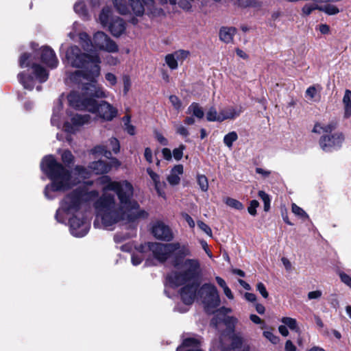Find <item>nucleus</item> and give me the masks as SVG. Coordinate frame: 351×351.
I'll list each match as a JSON object with an SVG mask.
<instances>
[{
  "label": "nucleus",
  "instance_id": "obj_1",
  "mask_svg": "<svg viewBox=\"0 0 351 351\" xmlns=\"http://www.w3.org/2000/svg\"><path fill=\"white\" fill-rule=\"evenodd\" d=\"M98 182L101 185L100 197L98 191L90 189L92 182H88L68 193L56 212V220L62 223L68 221L73 236L82 237L88 233L90 222L84 210L96 199L94 203L97 213L95 226L112 230L121 221H134L147 216L133 199L134 188L130 182L114 181L108 176L100 177Z\"/></svg>",
  "mask_w": 351,
  "mask_h": 351
},
{
  "label": "nucleus",
  "instance_id": "obj_2",
  "mask_svg": "<svg viewBox=\"0 0 351 351\" xmlns=\"http://www.w3.org/2000/svg\"><path fill=\"white\" fill-rule=\"evenodd\" d=\"M40 168L51 180V184L45 189V197L50 199L55 197L53 193L69 189L89 178L90 175V171L81 166H77L72 172H69L52 155L43 158Z\"/></svg>",
  "mask_w": 351,
  "mask_h": 351
},
{
  "label": "nucleus",
  "instance_id": "obj_3",
  "mask_svg": "<svg viewBox=\"0 0 351 351\" xmlns=\"http://www.w3.org/2000/svg\"><path fill=\"white\" fill-rule=\"evenodd\" d=\"M82 95L77 91H72L68 95L69 105L77 110H86L96 112L98 117L104 121H110L117 115V109L107 101H102L98 104L94 97L108 98L109 92L95 83H87L82 88Z\"/></svg>",
  "mask_w": 351,
  "mask_h": 351
},
{
  "label": "nucleus",
  "instance_id": "obj_4",
  "mask_svg": "<svg viewBox=\"0 0 351 351\" xmlns=\"http://www.w3.org/2000/svg\"><path fill=\"white\" fill-rule=\"evenodd\" d=\"M64 62L72 67L83 69L82 71H75L73 73L66 72L67 83H82L84 87L87 83H95V78L100 74L99 56L97 53L93 54L83 53L75 45L71 46L66 51Z\"/></svg>",
  "mask_w": 351,
  "mask_h": 351
},
{
  "label": "nucleus",
  "instance_id": "obj_5",
  "mask_svg": "<svg viewBox=\"0 0 351 351\" xmlns=\"http://www.w3.org/2000/svg\"><path fill=\"white\" fill-rule=\"evenodd\" d=\"M176 266L180 271H172L167 276V281L171 286L178 287L186 282L197 283L202 272L197 259L188 258L180 266L177 263Z\"/></svg>",
  "mask_w": 351,
  "mask_h": 351
},
{
  "label": "nucleus",
  "instance_id": "obj_6",
  "mask_svg": "<svg viewBox=\"0 0 351 351\" xmlns=\"http://www.w3.org/2000/svg\"><path fill=\"white\" fill-rule=\"evenodd\" d=\"M79 38L83 49L87 51L95 49L108 53H116L119 51L117 43L102 32H97L94 34L92 40L86 32H82L79 34Z\"/></svg>",
  "mask_w": 351,
  "mask_h": 351
},
{
  "label": "nucleus",
  "instance_id": "obj_7",
  "mask_svg": "<svg viewBox=\"0 0 351 351\" xmlns=\"http://www.w3.org/2000/svg\"><path fill=\"white\" fill-rule=\"evenodd\" d=\"M114 7L121 14H134L141 16L145 12V7L152 11L150 6L153 0H112ZM161 3H169L175 5L177 0H159Z\"/></svg>",
  "mask_w": 351,
  "mask_h": 351
},
{
  "label": "nucleus",
  "instance_id": "obj_8",
  "mask_svg": "<svg viewBox=\"0 0 351 351\" xmlns=\"http://www.w3.org/2000/svg\"><path fill=\"white\" fill-rule=\"evenodd\" d=\"M99 22L103 27H108L109 30L114 36H121L125 29V22L118 16H113L109 8H104L99 16Z\"/></svg>",
  "mask_w": 351,
  "mask_h": 351
},
{
  "label": "nucleus",
  "instance_id": "obj_9",
  "mask_svg": "<svg viewBox=\"0 0 351 351\" xmlns=\"http://www.w3.org/2000/svg\"><path fill=\"white\" fill-rule=\"evenodd\" d=\"M200 298L208 312H212L220 304V298L216 287L211 284H204L199 289Z\"/></svg>",
  "mask_w": 351,
  "mask_h": 351
},
{
  "label": "nucleus",
  "instance_id": "obj_10",
  "mask_svg": "<svg viewBox=\"0 0 351 351\" xmlns=\"http://www.w3.org/2000/svg\"><path fill=\"white\" fill-rule=\"evenodd\" d=\"M143 247H146L152 252L153 256L159 262H165L175 250L178 247V244L160 243L157 242L145 243Z\"/></svg>",
  "mask_w": 351,
  "mask_h": 351
},
{
  "label": "nucleus",
  "instance_id": "obj_11",
  "mask_svg": "<svg viewBox=\"0 0 351 351\" xmlns=\"http://www.w3.org/2000/svg\"><path fill=\"white\" fill-rule=\"evenodd\" d=\"M66 117L64 121L63 130L69 134H74L80 128L89 123L90 117L88 114H72L67 112Z\"/></svg>",
  "mask_w": 351,
  "mask_h": 351
},
{
  "label": "nucleus",
  "instance_id": "obj_12",
  "mask_svg": "<svg viewBox=\"0 0 351 351\" xmlns=\"http://www.w3.org/2000/svg\"><path fill=\"white\" fill-rule=\"evenodd\" d=\"M345 137L342 132H335L331 134L323 135L319 141L321 149L326 152H331L339 149Z\"/></svg>",
  "mask_w": 351,
  "mask_h": 351
},
{
  "label": "nucleus",
  "instance_id": "obj_13",
  "mask_svg": "<svg viewBox=\"0 0 351 351\" xmlns=\"http://www.w3.org/2000/svg\"><path fill=\"white\" fill-rule=\"evenodd\" d=\"M152 233L156 239L165 241H171L174 237L171 228L162 221H157L153 223Z\"/></svg>",
  "mask_w": 351,
  "mask_h": 351
},
{
  "label": "nucleus",
  "instance_id": "obj_14",
  "mask_svg": "<svg viewBox=\"0 0 351 351\" xmlns=\"http://www.w3.org/2000/svg\"><path fill=\"white\" fill-rule=\"evenodd\" d=\"M110 149L117 154L119 152L120 145L119 141L115 138H111L109 139L108 143L106 145H98L96 146L93 150V154L96 156H104L107 158H110L111 156V152Z\"/></svg>",
  "mask_w": 351,
  "mask_h": 351
},
{
  "label": "nucleus",
  "instance_id": "obj_15",
  "mask_svg": "<svg viewBox=\"0 0 351 351\" xmlns=\"http://www.w3.org/2000/svg\"><path fill=\"white\" fill-rule=\"evenodd\" d=\"M184 285L185 286L181 289L180 296L184 304L190 305L195 298L198 284L186 282Z\"/></svg>",
  "mask_w": 351,
  "mask_h": 351
},
{
  "label": "nucleus",
  "instance_id": "obj_16",
  "mask_svg": "<svg viewBox=\"0 0 351 351\" xmlns=\"http://www.w3.org/2000/svg\"><path fill=\"white\" fill-rule=\"evenodd\" d=\"M42 62L51 69L56 68L58 60L53 50L48 47H43L40 49Z\"/></svg>",
  "mask_w": 351,
  "mask_h": 351
},
{
  "label": "nucleus",
  "instance_id": "obj_17",
  "mask_svg": "<svg viewBox=\"0 0 351 351\" xmlns=\"http://www.w3.org/2000/svg\"><path fill=\"white\" fill-rule=\"evenodd\" d=\"M176 351H203L201 348L200 339L197 337L185 339Z\"/></svg>",
  "mask_w": 351,
  "mask_h": 351
},
{
  "label": "nucleus",
  "instance_id": "obj_18",
  "mask_svg": "<svg viewBox=\"0 0 351 351\" xmlns=\"http://www.w3.org/2000/svg\"><path fill=\"white\" fill-rule=\"evenodd\" d=\"M243 112L241 106H228L220 110L221 122L227 119H234Z\"/></svg>",
  "mask_w": 351,
  "mask_h": 351
},
{
  "label": "nucleus",
  "instance_id": "obj_19",
  "mask_svg": "<svg viewBox=\"0 0 351 351\" xmlns=\"http://www.w3.org/2000/svg\"><path fill=\"white\" fill-rule=\"evenodd\" d=\"M322 87L319 84L309 86L305 92V97L310 102H319L321 99Z\"/></svg>",
  "mask_w": 351,
  "mask_h": 351
},
{
  "label": "nucleus",
  "instance_id": "obj_20",
  "mask_svg": "<svg viewBox=\"0 0 351 351\" xmlns=\"http://www.w3.org/2000/svg\"><path fill=\"white\" fill-rule=\"evenodd\" d=\"M89 168L95 174L107 173L111 170V167L103 160H97L90 164Z\"/></svg>",
  "mask_w": 351,
  "mask_h": 351
},
{
  "label": "nucleus",
  "instance_id": "obj_21",
  "mask_svg": "<svg viewBox=\"0 0 351 351\" xmlns=\"http://www.w3.org/2000/svg\"><path fill=\"white\" fill-rule=\"evenodd\" d=\"M183 173V166L182 165H176L167 176V181L171 185H177L180 183V176Z\"/></svg>",
  "mask_w": 351,
  "mask_h": 351
},
{
  "label": "nucleus",
  "instance_id": "obj_22",
  "mask_svg": "<svg viewBox=\"0 0 351 351\" xmlns=\"http://www.w3.org/2000/svg\"><path fill=\"white\" fill-rule=\"evenodd\" d=\"M343 118L346 119L351 117V90L347 89L345 90L342 99Z\"/></svg>",
  "mask_w": 351,
  "mask_h": 351
},
{
  "label": "nucleus",
  "instance_id": "obj_23",
  "mask_svg": "<svg viewBox=\"0 0 351 351\" xmlns=\"http://www.w3.org/2000/svg\"><path fill=\"white\" fill-rule=\"evenodd\" d=\"M32 72L34 74L36 78L40 82H44L48 79V72L45 69L39 64L32 63Z\"/></svg>",
  "mask_w": 351,
  "mask_h": 351
},
{
  "label": "nucleus",
  "instance_id": "obj_24",
  "mask_svg": "<svg viewBox=\"0 0 351 351\" xmlns=\"http://www.w3.org/2000/svg\"><path fill=\"white\" fill-rule=\"evenodd\" d=\"M236 32L237 30L234 27H221L219 31V38L223 42L230 43L232 41Z\"/></svg>",
  "mask_w": 351,
  "mask_h": 351
},
{
  "label": "nucleus",
  "instance_id": "obj_25",
  "mask_svg": "<svg viewBox=\"0 0 351 351\" xmlns=\"http://www.w3.org/2000/svg\"><path fill=\"white\" fill-rule=\"evenodd\" d=\"M146 171L148 173V175L149 176V177L151 178L152 180L153 181L154 186H155V189H156L158 194L160 196L164 197L165 193L161 190L162 184L160 181L159 175L157 174L156 173H155L150 167L147 168Z\"/></svg>",
  "mask_w": 351,
  "mask_h": 351
},
{
  "label": "nucleus",
  "instance_id": "obj_26",
  "mask_svg": "<svg viewBox=\"0 0 351 351\" xmlns=\"http://www.w3.org/2000/svg\"><path fill=\"white\" fill-rule=\"evenodd\" d=\"M337 127V123L335 122H330L328 123H316L314 125L313 132L317 134L329 133L333 131Z\"/></svg>",
  "mask_w": 351,
  "mask_h": 351
},
{
  "label": "nucleus",
  "instance_id": "obj_27",
  "mask_svg": "<svg viewBox=\"0 0 351 351\" xmlns=\"http://www.w3.org/2000/svg\"><path fill=\"white\" fill-rule=\"evenodd\" d=\"M143 246L144 245H141L136 248V251L132 255V263L135 266L139 265L145 258L144 252L147 249L143 247Z\"/></svg>",
  "mask_w": 351,
  "mask_h": 351
},
{
  "label": "nucleus",
  "instance_id": "obj_28",
  "mask_svg": "<svg viewBox=\"0 0 351 351\" xmlns=\"http://www.w3.org/2000/svg\"><path fill=\"white\" fill-rule=\"evenodd\" d=\"M188 114H192L193 116L198 119H202L204 115V110L197 103H192L188 108L187 112Z\"/></svg>",
  "mask_w": 351,
  "mask_h": 351
},
{
  "label": "nucleus",
  "instance_id": "obj_29",
  "mask_svg": "<svg viewBox=\"0 0 351 351\" xmlns=\"http://www.w3.org/2000/svg\"><path fill=\"white\" fill-rule=\"evenodd\" d=\"M20 82L25 89L32 90L34 86V80L31 76H25L24 73H20L18 75Z\"/></svg>",
  "mask_w": 351,
  "mask_h": 351
},
{
  "label": "nucleus",
  "instance_id": "obj_30",
  "mask_svg": "<svg viewBox=\"0 0 351 351\" xmlns=\"http://www.w3.org/2000/svg\"><path fill=\"white\" fill-rule=\"evenodd\" d=\"M62 104L58 103V104L54 108L52 117H51V124L57 126L58 128H60L61 121H60V111L62 110Z\"/></svg>",
  "mask_w": 351,
  "mask_h": 351
},
{
  "label": "nucleus",
  "instance_id": "obj_31",
  "mask_svg": "<svg viewBox=\"0 0 351 351\" xmlns=\"http://www.w3.org/2000/svg\"><path fill=\"white\" fill-rule=\"evenodd\" d=\"M281 322L285 325L290 330L300 332V328L298 327L297 321L295 319L290 317H283L281 319Z\"/></svg>",
  "mask_w": 351,
  "mask_h": 351
},
{
  "label": "nucleus",
  "instance_id": "obj_32",
  "mask_svg": "<svg viewBox=\"0 0 351 351\" xmlns=\"http://www.w3.org/2000/svg\"><path fill=\"white\" fill-rule=\"evenodd\" d=\"M223 202L228 206L235 210H241L244 208L243 204L236 199L228 197L223 199Z\"/></svg>",
  "mask_w": 351,
  "mask_h": 351
},
{
  "label": "nucleus",
  "instance_id": "obj_33",
  "mask_svg": "<svg viewBox=\"0 0 351 351\" xmlns=\"http://www.w3.org/2000/svg\"><path fill=\"white\" fill-rule=\"evenodd\" d=\"M206 119L208 121L221 122L220 112H218L215 107H210L206 112Z\"/></svg>",
  "mask_w": 351,
  "mask_h": 351
},
{
  "label": "nucleus",
  "instance_id": "obj_34",
  "mask_svg": "<svg viewBox=\"0 0 351 351\" xmlns=\"http://www.w3.org/2000/svg\"><path fill=\"white\" fill-rule=\"evenodd\" d=\"M238 139V134L236 132L232 131L227 134H226L223 137V143L228 148L231 149L233 145V143L235 142Z\"/></svg>",
  "mask_w": 351,
  "mask_h": 351
},
{
  "label": "nucleus",
  "instance_id": "obj_35",
  "mask_svg": "<svg viewBox=\"0 0 351 351\" xmlns=\"http://www.w3.org/2000/svg\"><path fill=\"white\" fill-rule=\"evenodd\" d=\"M319 10L322 11L328 15H335L339 12V9L332 4L319 5Z\"/></svg>",
  "mask_w": 351,
  "mask_h": 351
},
{
  "label": "nucleus",
  "instance_id": "obj_36",
  "mask_svg": "<svg viewBox=\"0 0 351 351\" xmlns=\"http://www.w3.org/2000/svg\"><path fill=\"white\" fill-rule=\"evenodd\" d=\"M75 12L81 17L86 18L88 16V12L84 1H78L74 5Z\"/></svg>",
  "mask_w": 351,
  "mask_h": 351
},
{
  "label": "nucleus",
  "instance_id": "obj_37",
  "mask_svg": "<svg viewBox=\"0 0 351 351\" xmlns=\"http://www.w3.org/2000/svg\"><path fill=\"white\" fill-rule=\"evenodd\" d=\"M171 244H178V247L175 250V252H178V255L181 257L188 256H191V252L188 247V245H181L180 243L176 242V243H171Z\"/></svg>",
  "mask_w": 351,
  "mask_h": 351
},
{
  "label": "nucleus",
  "instance_id": "obj_38",
  "mask_svg": "<svg viewBox=\"0 0 351 351\" xmlns=\"http://www.w3.org/2000/svg\"><path fill=\"white\" fill-rule=\"evenodd\" d=\"M263 335L264 337H265L273 344H277L280 341L279 337L274 334L273 329L271 328L264 330Z\"/></svg>",
  "mask_w": 351,
  "mask_h": 351
},
{
  "label": "nucleus",
  "instance_id": "obj_39",
  "mask_svg": "<svg viewBox=\"0 0 351 351\" xmlns=\"http://www.w3.org/2000/svg\"><path fill=\"white\" fill-rule=\"evenodd\" d=\"M124 129L130 135H134L136 133L135 127L130 124V116L126 115L123 117Z\"/></svg>",
  "mask_w": 351,
  "mask_h": 351
},
{
  "label": "nucleus",
  "instance_id": "obj_40",
  "mask_svg": "<svg viewBox=\"0 0 351 351\" xmlns=\"http://www.w3.org/2000/svg\"><path fill=\"white\" fill-rule=\"evenodd\" d=\"M197 182L200 189L206 192L208 189V181L207 178L204 175L198 174L197 176Z\"/></svg>",
  "mask_w": 351,
  "mask_h": 351
},
{
  "label": "nucleus",
  "instance_id": "obj_41",
  "mask_svg": "<svg viewBox=\"0 0 351 351\" xmlns=\"http://www.w3.org/2000/svg\"><path fill=\"white\" fill-rule=\"evenodd\" d=\"M165 62L167 66L172 70L176 69L178 68V64L173 53L167 54L165 56Z\"/></svg>",
  "mask_w": 351,
  "mask_h": 351
},
{
  "label": "nucleus",
  "instance_id": "obj_42",
  "mask_svg": "<svg viewBox=\"0 0 351 351\" xmlns=\"http://www.w3.org/2000/svg\"><path fill=\"white\" fill-rule=\"evenodd\" d=\"M32 56L26 53L21 55L19 59V64L21 68L28 67L32 64Z\"/></svg>",
  "mask_w": 351,
  "mask_h": 351
},
{
  "label": "nucleus",
  "instance_id": "obj_43",
  "mask_svg": "<svg viewBox=\"0 0 351 351\" xmlns=\"http://www.w3.org/2000/svg\"><path fill=\"white\" fill-rule=\"evenodd\" d=\"M292 212L302 219H307L308 217L306 213L295 204H293L291 206Z\"/></svg>",
  "mask_w": 351,
  "mask_h": 351
},
{
  "label": "nucleus",
  "instance_id": "obj_44",
  "mask_svg": "<svg viewBox=\"0 0 351 351\" xmlns=\"http://www.w3.org/2000/svg\"><path fill=\"white\" fill-rule=\"evenodd\" d=\"M258 196L262 199L264 203L265 211H268L270 208V198L269 196L263 191L258 192Z\"/></svg>",
  "mask_w": 351,
  "mask_h": 351
},
{
  "label": "nucleus",
  "instance_id": "obj_45",
  "mask_svg": "<svg viewBox=\"0 0 351 351\" xmlns=\"http://www.w3.org/2000/svg\"><path fill=\"white\" fill-rule=\"evenodd\" d=\"M172 53L175 56L178 62H183L189 56V52L188 51H185V50H178Z\"/></svg>",
  "mask_w": 351,
  "mask_h": 351
},
{
  "label": "nucleus",
  "instance_id": "obj_46",
  "mask_svg": "<svg viewBox=\"0 0 351 351\" xmlns=\"http://www.w3.org/2000/svg\"><path fill=\"white\" fill-rule=\"evenodd\" d=\"M185 149L184 145H180L178 147L175 148L171 152L172 156L176 160H180L183 156V151Z\"/></svg>",
  "mask_w": 351,
  "mask_h": 351
},
{
  "label": "nucleus",
  "instance_id": "obj_47",
  "mask_svg": "<svg viewBox=\"0 0 351 351\" xmlns=\"http://www.w3.org/2000/svg\"><path fill=\"white\" fill-rule=\"evenodd\" d=\"M62 160L66 165H69L73 161V156L69 150H65L62 154Z\"/></svg>",
  "mask_w": 351,
  "mask_h": 351
},
{
  "label": "nucleus",
  "instance_id": "obj_48",
  "mask_svg": "<svg viewBox=\"0 0 351 351\" xmlns=\"http://www.w3.org/2000/svg\"><path fill=\"white\" fill-rule=\"evenodd\" d=\"M319 5L316 3H307L302 8V12L306 15H309L313 10H319Z\"/></svg>",
  "mask_w": 351,
  "mask_h": 351
},
{
  "label": "nucleus",
  "instance_id": "obj_49",
  "mask_svg": "<svg viewBox=\"0 0 351 351\" xmlns=\"http://www.w3.org/2000/svg\"><path fill=\"white\" fill-rule=\"evenodd\" d=\"M123 95H126L130 90L132 86V82L130 77L128 75H124L123 77Z\"/></svg>",
  "mask_w": 351,
  "mask_h": 351
},
{
  "label": "nucleus",
  "instance_id": "obj_50",
  "mask_svg": "<svg viewBox=\"0 0 351 351\" xmlns=\"http://www.w3.org/2000/svg\"><path fill=\"white\" fill-rule=\"evenodd\" d=\"M197 223L201 230L205 232L210 237H213L211 228L207 224L202 221H198Z\"/></svg>",
  "mask_w": 351,
  "mask_h": 351
},
{
  "label": "nucleus",
  "instance_id": "obj_51",
  "mask_svg": "<svg viewBox=\"0 0 351 351\" xmlns=\"http://www.w3.org/2000/svg\"><path fill=\"white\" fill-rule=\"evenodd\" d=\"M169 100L175 109L180 110L182 108V102L177 96L171 95L169 97Z\"/></svg>",
  "mask_w": 351,
  "mask_h": 351
},
{
  "label": "nucleus",
  "instance_id": "obj_52",
  "mask_svg": "<svg viewBox=\"0 0 351 351\" xmlns=\"http://www.w3.org/2000/svg\"><path fill=\"white\" fill-rule=\"evenodd\" d=\"M259 206V203L257 200H252L250 202V206L247 208L248 213L251 215H256V208Z\"/></svg>",
  "mask_w": 351,
  "mask_h": 351
},
{
  "label": "nucleus",
  "instance_id": "obj_53",
  "mask_svg": "<svg viewBox=\"0 0 351 351\" xmlns=\"http://www.w3.org/2000/svg\"><path fill=\"white\" fill-rule=\"evenodd\" d=\"M130 237V234H129L128 233L117 232L114 235V239L115 243H119Z\"/></svg>",
  "mask_w": 351,
  "mask_h": 351
},
{
  "label": "nucleus",
  "instance_id": "obj_54",
  "mask_svg": "<svg viewBox=\"0 0 351 351\" xmlns=\"http://www.w3.org/2000/svg\"><path fill=\"white\" fill-rule=\"evenodd\" d=\"M322 296L321 290L312 291L308 293L307 297L309 300H319Z\"/></svg>",
  "mask_w": 351,
  "mask_h": 351
},
{
  "label": "nucleus",
  "instance_id": "obj_55",
  "mask_svg": "<svg viewBox=\"0 0 351 351\" xmlns=\"http://www.w3.org/2000/svg\"><path fill=\"white\" fill-rule=\"evenodd\" d=\"M256 289L264 298H268L269 294L263 283L258 282L256 285Z\"/></svg>",
  "mask_w": 351,
  "mask_h": 351
},
{
  "label": "nucleus",
  "instance_id": "obj_56",
  "mask_svg": "<svg viewBox=\"0 0 351 351\" xmlns=\"http://www.w3.org/2000/svg\"><path fill=\"white\" fill-rule=\"evenodd\" d=\"M144 157L149 164L153 162V154L149 147H146L144 151Z\"/></svg>",
  "mask_w": 351,
  "mask_h": 351
},
{
  "label": "nucleus",
  "instance_id": "obj_57",
  "mask_svg": "<svg viewBox=\"0 0 351 351\" xmlns=\"http://www.w3.org/2000/svg\"><path fill=\"white\" fill-rule=\"evenodd\" d=\"M341 280L351 289V277L345 273H340Z\"/></svg>",
  "mask_w": 351,
  "mask_h": 351
},
{
  "label": "nucleus",
  "instance_id": "obj_58",
  "mask_svg": "<svg viewBox=\"0 0 351 351\" xmlns=\"http://www.w3.org/2000/svg\"><path fill=\"white\" fill-rule=\"evenodd\" d=\"M155 138L162 145H167L169 144V141H168L167 138H166L160 132L155 133Z\"/></svg>",
  "mask_w": 351,
  "mask_h": 351
},
{
  "label": "nucleus",
  "instance_id": "obj_59",
  "mask_svg": "<svg viewBox=\"0 0 351 351\" xmlns=\"http://www.w3.org/2000/svg\"><path fill=\"white\" fill-rule=\"evenodd\" d=\"M250 319L252 322L256 324H261V328L262 329L265 328V322L256 315H251Z\"/></svg>",
  "mask_w": 351,
  "mask_h": 351
},
{
  "label": "nucleus",
  "instance_id": "obj_60",
  "mask_svg": "<svg viewBox=\"0 0 351 351\" xmlns=\"http://www.w3.org/2000/svg\"><path fill=\"white\" fill-rule=\"evenodd\" d=\"M105 78L111 86H114L117 84V77L112 73H107L105 75Z\"/></svg>",
  "mask_w": 351,
  "mask_h": 351
},
{
  "label": "nucleus",
  "instance_id": "obj_61",
  "mask_svg": "<svg viewBox=\"0 0 351 351\" xmlns=\"http://www.w3.org/2000/svg\"><path fill=\"white\" fill-rule=\"evenodd\" d=\"M176 132L178 134L183 136H187L189 135L188 130L182 125H180L176 127Z\"/></svg>",
  "mask_w": 351,
  "mask_h": 351
},
{
  "label": "nucleus",
  "instance_id": "obj_62",
  "mask_svg": "<svg viewBox=\"0 0 351 351\" xmlns=\"http://www.w3.org/2000/svg\"><path fill=\"white\" fill-rule=\"evenodd\" d=\"M162 154L163 158L167 160H171L172 158V154L169 148H163L162 149Z\"/></svg>",
  "mask_w": 351,
  "mask_h": 351
},
{
  "label": "nucleus",
  "instance_id": "obj_63",
  "mask_svg": "<svg viewBox=\"0 0 351 351\" xmlns=\"http://www.w3.org/2000/svg\"><path fill=\"white\" fill-rule=\"evenodd\" d=\"M256 172L260 175H261L263 178H267L270 176L271 171L269 170H266L260 167H257L256 169Z\"/></svg>",
  "mask_w": 351,
  "mask_h": 351
},
{
  "label": "nucleus",
  "instance_id": "obj_64",
  "mask_svg": "<svg viewBox=\"0 0 351 351\" xmlns=\"http://www.w3.org/2000/svg\"><path fill=\"white\" fill-rule=\"evenodd\" d=\"M183 217L185 219V221L187 222V223L190 228H193L195 227V221L189 215L185 213L183 215Z\"/></svg>",
  "mask_w": 351,
  "mask_h": 351
}]
</instances>
